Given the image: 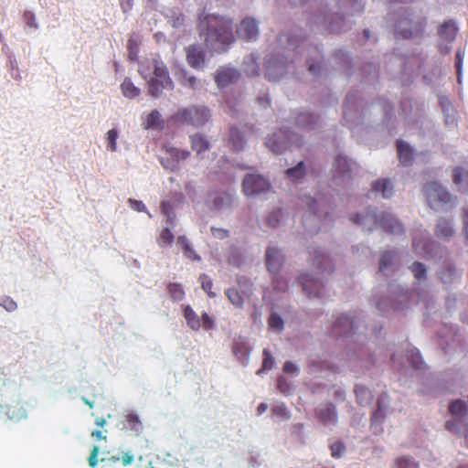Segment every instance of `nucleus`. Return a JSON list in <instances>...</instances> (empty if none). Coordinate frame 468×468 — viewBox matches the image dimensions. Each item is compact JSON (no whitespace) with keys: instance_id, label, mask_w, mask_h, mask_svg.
<instances>
[{"instance_id":"nucleus-40","label":"nucleus","mask_w":468,"mask_h":468,"mask_svg":"<svg viewBox=\"0 0 468 468\" xmlns=\"http://www.w3.org/2000/svg\"><path fill=\"white\" fill-rule=\"evenodd\" d=\"M245 68L244 70L249 76H256L259 75L260 67L256 62V58L254 55H250L244 60Z\"/></svg>"},{"instance_id":"nucleus-49","label":"nucleus","mask_w":468,"mask_h":468,"mask_svg":"<svg viewBox=\"0 0 468 468\" xmlns=\"http://www.w3.org/2000/svg\"><path fill=\"white\" fill-rule=\"evenodd\" d=\"M263 361L261 368L258 370L257 374H261L264 371L270 370L272 368L274 365V359L271 356V353L269 349L265 348L263 350Z\"/></svg>"},{"instance_id":"nucleus-47","label":"nucleus","mask_w":468,"mask_h":468,"mask_svg":"<svg viewBox=\"0 0 468 468\" xmlns=\"http://www.w3.org/2000/svg\"><path fill=\"white\" fill-rule=\"evenodd\" d=\"M286 175L292 179H299L304 176V164L303 161L299 162L294 167L286 170Z\"/></svg>"},{"instance_id":"nucleus-20","label":"nucleus","mask_w":468,"mask_h":468,"mask_svg":"<svg viewBox=\"0 0 468 468\" xmlns=\"http://www.w3.org/2000/svg\"><path fill=\"white\" fill-rule=\"evenodd\" d=\"M285 72L286 69L282 64L270 60L266 67L265 75L270 81H274L282 77Z\"/></svg>"},{"instance_id":"nucleus-32","label":"nucleus","mask_w":468,"mask_h":468,"mask_svg":"<svg viewBox=\"0 0 468 468\" xmlns=\"http://www.w3.org/2000/svg\"><path fill=\"white\" fill-rule=\"evenodd\" d=\"M177 81L185 86L189 87L191 89H196L197 80V78L193 75H190L188 71L185 69H180L176 73Z\"/></svg>"},{"instance_id":"nucleus-63","label":"nucleus","mask_w":468,"mask_h":468,"mask_svg":"<svg viewBox=\"0 0 468 468\" xmlns=\"http://www.w3.org/2000/svg\"><path fill=\"white\" fill-rule=\"evenodd\" d=\"M24 19L28 27H33V28L37 27V24L36 23L35 15L32 12L26 11L24 13Z\"/></svg>"},{"instance_id":"nucleus-31","label":"nucleus","mask_w":468,"mask_h":468,"mask_svg":"<svg viewBox=\"0 0 468 468\" xmlns=\"http://www.w3.org/2000/svg\"><path fill=\"white\" fill-rule=\"evenodd\" d=\"M177 244L181 246L184 255L186 258L192 261H200V256L195 251L189 240L185 236H179L177 238Z\"/></svg>"},{"instance_id":"nucleus-43","label":"nucleus","mask_w":468,"mask_h":468,"mask_svg":"<svg viewBox=\"0 0 468 468\" xmlns=\"http://www.w3.org/2000/svg\"><path fill=\"white\" fill-rule=\"evenodd\" d=\"M175 236L169 228H165L157 239V243L160 247L171 246L174 241Z\"/></svg>"},{"instance_id":"nucleus-24","label":"nucleus","mask_w":468,"mask_h":468,"mask_svg":"<svg viewBox=\"0 0 468 468\" xmlns=\"http://www.w3.org/2000/svg\"><path fill=\"white\" fill-rule=\"evenodd\" d=\"M398 154L403 165H410L413 161V150L401 140L397 141Z\"/></svg>"},{"instance_id":"nucleus-56","label":"nucleus","mask_w":468,"mask_h":468,"mask_svg":"<svg viewBox=\"0 0 468 468\" xmlns=\"http://www.w3.org/2000/svg\"><path fill=\"white\" fill-rule=\"evenodd\" d=\"M410 270L417 280L426 278L427 270L424 264L416 261L411 265Z\"/></svg>"},{"instance_id":"nucleus-55","label":"nucleus","mask_w":468,"mask_h":468,"mask_svg":"<svg viewBox=\"0 0 468 468\" xmlns=\"http://www.w3.org/2000/svg\"><path fill=\"white\" fill-rule=\"evenodd\" d=\"M119 133L116 129H111L107 133V149L111 152H115L117 150L116 141L118 139Z\"/></svg>"},{"instance_id":"nucleus-64","label":"nucleus","mask_w":468,"mask_h":468,"mask_svg":"<svg viewBox=\"0 0 468 468\" xmlns=\"http://www.w3.org/2000/svg\"><path fill=\"white\" fill-rule=\"evenodd\" d=\"M211 234L214 238L223 239L229 237V231L224 229L211 228Z\"/></svg>"},{"instance_id":"nucleus-54","label":"nucleus","mask_w":468,"mask_h":468,"mask_svg":"<svg viewBox=\"0 0 468 468\" xmlns=\"http://www.w3.org/2000/svg\"><path fill=\"white\" fill-rule=\"evenodd\" d=\"M268 325L271 329L281 332L283 329V320L278 314H271L268 319Z\"/></svg>"},{"instance_id":"nucleus-12","label":"nucleus","mask_w":468,"mask_h":468,"mask_svg":"<svg viewBox=\"0 0 468 468\" xmlns=\"http://www.w3.org/2000/svg\"><path fill=\"white\" fill-rule=\"evenodd\" d=\"M355 321L346 315H342L335 321L332 332L335 336H350L355 333Z\"/></svg>"},{"instance_id":"nucleus-46","label":"nucleus","mask_w":468,"mask_h":468,"mask_svg":"<svg viewBox=\"0 0 468 468\" xmlns=\"http://www.w3.org/2000/svg\"><path fill=\"white\" fill-rule=\"evenodd\" d=\"M161 123V114L157 110H153L145 119V128L151 129L159 126Z\"/></svg>"},{"instance_id":"nucleus-9","label":"nucleus","mask_w":468,"mask_h":468,"mask_svg":"<svg viewBox=\"0 0 468 468\" xmlns=\"http://www.w3.org/2000/svg\"><path fill=\"white\" fill-rule=\"evenodd\" d=\"M299 280L303 290L309 297L320 298L323 296L324 285L319 280L311 277L309 274H302Z\"/></svg>"},{"instance_id":"nucleus-48","label":"nucleus","mask_w":468,"mask_h":468,"mask_svg":"<svg viewBox=\"0 0 468 468\" xmlns=\"http://www.w3.org/2000/svg\"><path fill=\"white\" fill-rule=\"evenodd\" d=\"M199 282L202 289L207 293L210 298L216 297V293L212 291L213 282L209 276L203 273L199 276Z\"/></svg>"},{"instance_id":"nucleus-35","label":"nucleus","mask_w":468,"mask_h":468,"mask_svg":"<svg viewBox=\"0 0 468 468\" xmlns=\"http://www.w3.org/2000/svg\"><path fill=\"white\" fill-rule=\"evenodd\" d=\"M410 294L408 291H404L403 289L399 290V292L397 293L395 297L392 298L391 308L394 311L402 310L407 307V303L409 302Z\"/></svg>"},{"instance_id":"nucleus-59","label":"nucleus","mask_w":468,"mask_h":468,"mask_svg":"<svg viewBox=\"0 0 468 468\" xmlns=\"http://www.w3.org/2000/svg\"><path fill=\"white\" fill-rule=\"evenodd\" d=\"M281 218H282V210L281 209L272 211L267 218V224L270 227L275 228L279 225Z\"/></svg>"},{"instance_id":"nucleus-27","label":"nucleus","mask_w":468,"mask_h":468,"mask_svg":"<svg viewBox=\"0 0 468 468\" xmlns=\"http://www.w3.org/2000/svg\"><path fill=\"white\" fill-rule=\"evenodd\" d=\"M147 468H173L171 456L169 454H154L151 456Z\"/></svg>"},{"instance_id":"nucleus-44","label":"nucleus","mask_w":468,"mask_h":468,"mask_svg":"<svg viewBox=\"0 0 468 468\" xmlns=\"http://www.w3.org/2000/svg\"><path fill=\"white\" fill-rule=\"evenodd\" d=\"M271 414L282 420H287L291 418L290 412L284 403H279L271 408Z\"/></svg>"},{"instance_id":"nucleus-62","label":"nucleus","mask_w":468,"mask_h":468,"mask_svg":"<svg viewBox=\"0 0 468 468\" xmlns=\"http://www.w3.org/2000/svg\"><path fill=\"white\" fill-rule=\"evenodd\" d=\"M277 388L279 390L284 394H289L292 388L291 385L288 384L283 377H280L277 380Z\"/></svg>"},{"instance_id":"nucleus-23","label":"nucleus","mask_w":468,"mask_h":468,"mask_svg":"<svg viewBox=\"0 0 468 468\" xmlns=\"http://www.w3.org/2000/svg\"><path fill=\"white\" fill-rule=\"evenodd\" d=\"M303 201L305 203V205L307 206V211L305 213V215L303 216V224L304 226L306 227V222L311 218H321V216L318 215V211L316 210V207H320L323 205V200L322 199H314L312 198L311 197H305Z\"/></svg>"},{"instance_id":"nucleus-39","label":"nucleus","mask_w":468,"mask_h":468,"mask_svg":"<svg viewBox=\"0 0 468 468\" xmlns=\"http://www.w3.org/2000/svg\"><path fill=\"white\" fill-rule=\"evenodd\" d=\"M449 411L453 416L463 417L467 413V406L463 400L457 399L449 406Z\"/></svg>"},{"instance_id":"nucleus-57","label":"nucleus","mask_w":468,"mask_h":468,"mask_svg":"<svg viewBox=\"0 0 468 468\" xmlns=\"http://www.w3.org/2000/svg\"><path fill=\"white\" fill-rule=\"evenodd\" d=\"M331 455L333 458H340L346 450V445L340 441H335L330 446Z\"/></svg>"},{"instance_id":"nucleus-7","label":"nucleus","mask_w":468,"mask_h":468,"mask_svg":"<svg viewBox=\"0 0 468 468\" xmlns=\"http://www.w3.org/2000/svg\"><path fill=\"white\" fill-rule=\"evenodd\" d=\"M165 155L161 157L162 165L172 171L178 168L179 163L190 156L188 150H183L172 145L164 146Z\"/></svg>"},{"instance_id":"nucleus-1","label":"nucleus","mask_w":468,"mask_h":468,"mask_svg":"<svg viewBox=\"0 0 468 468\" xmlns=\"http://www.w3.org/2000/svg\"><path fill=\"white\" fill-rule=\"evenodd\" d=\"M198 28L207 47L215 51L225 50L234 41L232 21L223 16L208 15L200 19Z\"/></svg>"},{"instance_id":"nucleus-11","label":"nucleus","mask_w":468,"mask_h":468,"mask_svg":"<svg viewBox=\"0 0 468 468\" xmlns=\"http://www.w3.org/2000/svg\"><path fill=\"white\" fill-rule=\"evenodd\" d=\"M238 36L244 40L256 39L259 35V28L255 19L247 17L243 19L237 28Z\"/></svg>"},{"instance_id":"nucleus-34","label":"nucleus","mask_w":468,"mask_h":468,"mask_svg":"<svg viewBox=\"0 0 468 468\" xmlns=\"http://www.w3.org/2000/svg\"><path fill=\"white\" fill-rule=\"evenodd\" d=\"M457 33V27L452 21H447L442 24L439 29V34L447 41H452Z\"/></svg>"},{"instance_id":"nucleus-51","label":"nucleus","mask_w":468,"mask_h":468,"mask_svg":"<svg viewBox=\"0 0 468 468\" xmlns=\"http://www.w3.org/2000/svg\"><path fill=\"white\" fill-rule=\"evenodd\" d=\"M161 211L166 217V222L172 225L176 218V214L171 203L169 201H163L161 203Z\"/></svg>"},{"instance_id":"nucleus-41","label":"nucleus","mask_w":468,"mask_h":468,"mask_svg":"<svg viewBox=\"0 0 468 468\" xmlns=\"http://www.w3.org/2000/svg\"><path fill=\"white\" fill-rule=\"evenodd\" d=\"M355 393L356 396L357 402L360 405L364 406V405L369 403L372 399V395H371L370 391L365 387H362V386L356 387Z\"/></svg>"},{"instance_id":"nucleus-21","label":"nucleus","mask_w":468,"mask_h":468,"mask_svg":"<svg viewBox=\"0 0 468 468\" xmlns=\"http://www.w3.org/2000/svg\"><path fill=\"white\" fill-rule=\"evenodd\" d=\"M142 44L141 37L137 34H132L127 41L128 58L131 61H136L139 57L140 47Z\"/></svg>"},{"instance_id":"nucleus-29","label":"nucleus","mask_w":468,"mask_h":468,"mask_svg":"<svg viewBox=\"0 0 468 468\" xmlns=\"http://www.w3.org/2000/svg\"><path fill=\"white\" fill-rule=\"evenodd\" d=\"M229 143L234 151H241L245 146L246 140L243 133L238 128H231Z\"/></svg>"},{"instance_id":"nucleus-16","label":"nucleus","mask_w":468,"mask_h":468,"mask_svg":"<svg viewBox=\"0 0 468 468\" xmlns=\"http://www.w3.org/2000/svg\"><path fill=\"white\" fill-rule=\"evenodd\" d=\"M187 63L194 69H199L205 63V52L197 45H191L186 48Z\"/></svg>"},{"instance_id":"nucleus-45","label":"nucleus","mask_w":468,"mask_h":468,"mask_svg":"<svg viewBox=\"0 0 468 468\" xmlns=\"http://www.w3.org/2000/svg\"><path fill=\"white\" fill-rule=\"evenodd\" d=\"M335 169L342 174H346L347 172H350V163L346 156L344 155H337L335 160Z\"/></svg>"},{"instance_id":"nucleus-50","label":"nucleus","mask_w":468,"mask_h":468,"mask_svg":"<svg viewBox=\"0 0 468 468\" xmlns=\"http://www.w3.org/2000/svg\"><path fill=\"white\" fill-rule=\"evenodd\" d=\"M226 295L228 299L237 307H240L243 304V296L241 293L235 288H230L226 292Z\"/></svg>"},{"instance_id":"nucleus-30","label":"nucleus","mask_w":468,"mask_h":468,"mask_svg":"<svg viewBox=\"0 0 468 468\" xmlns=\"http://www.w3.org/2000/svg\"><path fill=\"white\" fill-rule=\"evenodd\" d=\"M374 192H381L383 197L388 198L393 194V185L389 179H379L372 184Z\"/></svg>"},{"instance_id":"nucleus-15","label":"nucleus","mask_w":468,"mask_h":468,"mask_svg":"<svg viewBox=\"0 0 468 468\" xmlns=\"http://www.w3.org/2000/svg\"><path fill=\"white\" fill-rule=\"evenodd\" d=\"M283 262V256L274 247H269L266 250V265L270 272L277 273Z\"/></svg>"},{"instance_id":"nucleus-13","label":"nucleus","mask_w":468,"mask_h":468,"mask_svg":"<svg viewBox=\"0 0 468 468\" xmlns=\"http://www.w3.org/2000/svg\"><path fill=\"white\" fill-rule=\"evenodd\" d=\"M388 406V396L386 392H383L377 402V409L372 413L370 421L371 425H380L386 419V410Z\"/></svg>"},{"instance_id":"nucleus-6","label":"nucleus","mask_w":468,"mask_h":468,"mask_svg":"<svg viewBox=\"0 0 468 468\" xmlns=\"http://www.w3.org/2000/svg\"><path fill=\"white\" fill-rule=\"evenodd\" d=\"M423 191L431 208H435L440 204H448L452 200L451 194L438 182L427 183Z\"/></svg>"},{"instance_id":"nucleus-28","label":"nucleus","mask_w":468,"mask_h":468,"mask_svg":"<svg viewBox=\"0 0 468 468\" xmlns=\"http://www.w3.org/2000/svg\"><path fill=\"white\" fill-rule=\"evenodd\" d=\"M453 183L462 191H468V172L461 167H455L452 171Z\"/></svg>"},{"instance_id":"nucleus-8","label":"nucleus","mask_w":468,"mask_h":468,"mask_svg":"<svg viewBox=\"0 0 468 468\" xmlns=\"http://www.w3.org/2000/svg\"><path fill=\"white\" fill-rule=\"evenodd\" d=\"M269 182L261 176L256 174L247 175L242 182V189L246 196H254L269 190Z\"/></svg>"},{"instance_id":"nucleus-53","label":"nucleus","mask_w":468,"mask_h":468,"mask_svg":"<svg viewBox=\"0 0 468 468\" xmlns=\"http://www.w3.org/2000/svg\"><path fill=\"white\" fill-rule=\"evenodd\" d=\"M407 356H408V359L410 362V364L412 365V367H414L416 368H420L421 367L423 362H422V358L420 354V351L418 349H416V348L410 349L407 353Z\"/></svg>"},{"instance_id":"nucleus-25","label":"nucleus","mask_w":468,"mask_h":468,"mask_svg":"<svg viewBox=\"0 0 468 468\" xmlns=\"http://www.w3.org/2000/svg\"><path fill=\"white\" fill-rule=\"evenodd\" d=\"M310 255H313V264L316 267L318 273L326 271L327 270L332 272L330 261L327 256L315 250L314 251H310Z\"/></svg>"},{"instance_id":"nucleus-60","label":"nucleus","mask_w":468,"mask_h":468,"mask_svg":"<svg viewBox=\"0 0 468 468\" xmlns=\"http://www.w3.org/2000/svg\"><path fill=\"white\" fill-rule=\"evenodd\" d=\"M0 305L8 312H12L16 309V303L8 296H4L0 299Z\"/></svg>"},{"instance_id":"nucleus-19","label":"nucleus","mask_w":468,"mask_h":468,"mask_svg":"<svg viewBox=\"0 0 468 468\" xmlns=\"http://www.w3.org/2000/svg\"><path fill=\"white\" fill-rule=\"evenodd\" d=\"M239 77V72L236 69L229 68H221L218 69L215 81L219 87H226L229 84L236 81Z\"/></svg>"},{"instance_id":"nucleus-2","label":"nucleus","mask_w":468,"mask_h":468,"mask_svg":"<svg viewBox=\"0 0 468 468\" xmlns=\"http://www.w3.org/2000/svg\"><path fill=\"white\" fill-rule=\"evenodd\" d=\"M138 71L144 79L148 80V92L153 97H159L163 90H172L174 88V82L169 76L167 67L159 55L142 61Z\"/></svg>"},{"instance_id":"nucleus-18","label":"nucleus","mask_w":468,"mask_h":468,"mask_svg":"<svg viewBox=\"0 0 468 468\" xmlns=\"http://www.w3.org/2000/svg\"><path fill=\"white\" fill-rule=\"evenodd\" d=\"M281 135L274 134L269 137L265 143L266 146L276 154H282L288 144L289 136L287 133L281 132Z\"/></svg>"},{"instance_id":"nucleus-22","label":"nucleus","mask_w":468,"mask_h":468,"mask_svg":"<svg viewBox=\"0 0 468 468\" xmlns=\"http://www.w3.org/2000/svg\"><path fill=\"white\" fill-rule=\"evenodd\" d=\"M232 352L238 357L239 360L244 362L248 360L250 349L247 346L246 341L239 336L235 338L232 345Z\"/></svg>"},{"instance_id":"nucleus-3","label":"nucleus","mask_w":468,"mask_h":468,"mask_svg":"<svg viewBox=\"0 0 468 468\" xmlns=\"http://www.w3.org/2000/svg\"><path fill=\"white\" fill-rule=\"evenodd\" d=\"M351 220L358 225L369 224L368 230L379 227L384 231L391 234L403 232V227L391 214L385 213L380 218L376 213L367 212L365 216L356 214Z\"/></svg>"},{"instance_id":"nucleus-5","label":"nucleus","mask_w":468,"mask_h":468,"mask_svg":"<svg viewBox=\"0 0 468 468\" xmlns=\"http://www.w3.org/2000/svg\"><path fill=\"white\" fill-rule=\"evenodd\" d=\"M426 24L425 16L410 13L397 22L396 32L399 37L407 39L422 37Z\"/></svg>"},{"instance_id":"nucleus-38","label":"nucleus","mask_w":468,"mask_h":468,"mask_svg":"<svg viewBox=\"0 0 468 468\" xmlns=\"http://www.w3.org/2000/svg\"><path fill=\"white\" fill-rule=\"evenodd\" d=\"M419 463L411 456L403 455L394 460L392 468H419Z\"/></svg>"},{"instance_id":"nucleus-4","label":"nucleus","mask_w":468,"mask_h":468,"mask_svg":"<svg viewBox=\"0 0 468 468\" xmlns=\"http://www.w3.org/2000/svg\"><path fill=\"white\" fill-rule=\"evenodd\" d=\"M210 118V112L205 106L192 105L180 108L171 116L174 123L199 127L205 125Z\"/></svg>"},{"instance_id":"nucleus-58","label":"nucleus","mask_w":468,"mask_h":468,"mask_svg":"<svg viewBox=\"0 0 468 468\" xmlns=\"http://www.w3.org/2000/svg\"><path fill=\"white\" fill-rule=\"evenodd\" d=\"M463 52L461 50H458L455 55V69L457 73V80L458 83L462 82V69H463Z\"/></svg>"},{"instance_id":"nucleus-52","label":"nucleus","mask_w":468,"mask_h":468,"mask_svg":"<svg viewBox=\"0 0 468 468\" xmlns=\"http://www.w3.org/2000/svg\"><path fill=\"white\" fill-rule=\"evenodd\" d=\"M168 292L175 301H181L185 296L184 289L179 283H170L168 285Z\"/></svg>"},{"instance_id":"nucleus-14","label":"nucleus","mask_w":468,"mask_h":468,"mask_svg":"<svg viewBox=\"0 0 468 468\" xmlns=\"http://www.w3.org/2000/svg\"><path fill=\"white\" fill-rule=\"evenodd\" d=\"M413 250L420 256L428 257L432 254L436 243L425 237L418 238L415 236L412 240Z\"/></svg>"},{"instance_id":"nucleus-33","label":"nucleus","mask_w":468,"mask_h":468,"mask_svg":"<svg viewBox=\"0 0 468 468\" xmlns=\"http://www.w3.org/2000/svg\"><path fill=\"white\" fill-rule=\"evenodd\" d=\"M191 148L197 154H201L209 148V143L201 134H194L190 136Z\"/></svg>"},{"instance_id":"nucleus-17","label":"nucleus","mask_w":468,"mask_h":468,"mask_svg":"<svg viewBox=\"0 0 468 468\" xmlns=\"http://www.w3.org/2000/svg\"><path fill=\"white\" fill-rule=\"evenodd\" d=\"M122 430L125 432H132L138 436L143 431V424L138 415L134 413L126 414L121 422Z\"/></svg>"},{"instance_id":"nucleus-61","label":"nucleus","mask_w":468,"mask_h":468,"mask_svg":"<svg viewBox=\"0 0 468 468\" xmlns=\"http://www.w3.org/2000/svg\"><path fill=\"white\" fill-rule=\"evenodd\" d=\"M99 451H100V447L97 445H94L92 447L90 456L88 458L89 465L92 468H94L98 463Z\"/></svg>"},{"instance_id":"nucleus-10","label":"nucleus","mask_w":468,"mask_h":468,"mask_svg":"<svg viewBox=\"0 0 468 468\" xmlns=\"http://www.w3.org/2000/svg\"><path fill=\"white\" fill-rule=\"evenodd\" d=\"M315 415L318 420L325 426L335 425L338 421V415L335 406L332 402L318 407L315 410Z\"/></svg>"},{"instance_id":"nucleus-37","label":"nucleus","mask_w":468,"mask_h":468,"mask_svg":"<svg viewBox=\"0 0 468 468\" xmlns=\"http://www.w3.org/2000/svg\"><path fill=\"white\" fill-rule=\"evenodd\" d=\"M184 316L186 320L188 326L193 330H198L201 327V322L198 315L194 312V310L189 305L185 307Z\"/></svg>"},{"instance_id":"nucleus-42","label":"nucleus","mask_w":468,"mask_h":468,"mask_svg":"<svg viewBox=\"0 0 468 468\" xmlns=\"http://www.w3.org/2000/svg\"><path fill=\"white\" fill-rule=\"evenodd\" d=\"M396 258L397 253L395 251H386L380 259L379 271H384L389 269L392 266Z\"/></svg>"},{"instance_id":"nucleus-26","label":"nucleus","mask_w":468,"mask_h":468,"mask_svg":"<svg viewBox=\"0 0 468 468\" xmlns=\"http://www.w3.org/2000/svg\"><path fill=\"white\" fill-rule=\"evenodd\" d=\"M434 232L440 239H449L454 234V229L450 220L441 218L436 224Z\"/></svg>"},{"instance_id":"nucleus-36","label":"nucleus","mask_w":468,"mask_h":468,"mask_svg":"<svg viewBox=\"0 0 468 468\" xmlns=\"http://www.w3.org/2000/svg\"><path fill=\"white\" fill-rule=\"evenodd\" d=\"M121 90L123 96L129 99H134L140 95V89L134 86L129 78L124 79L121 84Z\"/></svg>"}]
</instances>
